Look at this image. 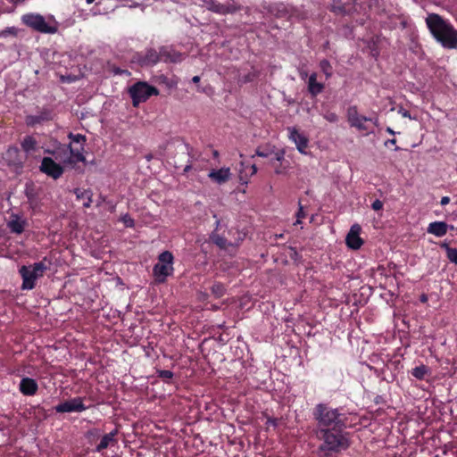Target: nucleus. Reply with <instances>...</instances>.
I'll use <instances>...</instances> for the list:
<instances>
[{
    "mask_svg": "<svg viewBox=\"0 0 457 457\" xmlns=\"http://www.w3.org/2000/svg\"><path fill=\"white\" fill-rule=\"evenodd\" d=\"M453 229H454V226L448 224V230H453Z\"/></svg>",
    "mask_w": 457,
    "mask_h": 457,
    "instance_id": "obj_54",
    "label": "nucleus"
},
{
    "mask_svg": "<svg viewBox=\"0 0 457 457\" xmlns=\"http://www.w3.org/2000/svg\"><path fill=\"white\" fill-rule=\"evenodd\" d=\"M189 169H190V166H189V165L186 166V168H185V171L189 170Z\"/></svg>",
    "mask_w": 457,
    "mask_h": 457,
    "instance_id": "obj_56",
    "label": "nucleus"
},
{
    "mask_svg": "<svg viewBox=\"0 0 457 457\" xmlns=\"http://www.w3.org/2000/svg\"><path fill=\"white\" fill-rule=\"evenodd\" d=\"M23 24L35 31L44 34H55L59 29V22L54 15L43 16L39 13H26L22 15Z\"/></svg>",
    "mask_w": 457,
    "mask_h": 457,
    "instance_id": "obj_4",
    "label": "nucleus"
},
{
    "mask_svg": "<svg viewBox=\"0 0 457 457\" xmlns=\"http://www.w3.org/2000/svg\"><path fill=\"white\" fill-rule=\"evenodd\" d=\"M320 70L322 71V72L325 74L327 79L331 77L332 67H331L330 62L328 60H326V59L321 60L320 62Z\"/></svg>",
    "mask_w": 457,
    "mask_h": 457,
    "instance_id": "obj_30",
    "label": "nucleus"
},
{
    "mask_svg": "<svg viewBox=\"0 0 457 457\" xmlns=\"http://www.w3.org/2000/svg\"><path fill=\"white\" fill-rule=\"evenodd\" d=\"M440 246L445 251L449 262L457 264V248L451 247L446 241L441 243Z\"/></svg>",
    "mask_w": 457,
    "mask_h": 457,
    "instance_id": "obj_28",
    "label": "nucleus"
},
{
    "mask_svg": "<svg viewBox=\"0 0 457 457\" xmlns=\"http://www.w3.org/2000/svg\"><path fill=\"white\" fill-rule=\"evenodd\" d=\"M255 155L260 156V157H268L269 154L266 152L261 151L260 149H257L255 151Z\"/></svg>",
    "mask_w": 457,
    "mask_h": 457,
    "instance_id": "obj_41",
    "label": "nucleus"
},
{
    "mask_svg": "<svg viewBox=\"0 0 457 457\" xmlns=\"http://www.w3.org/2000/svg\"><path fill=\"white\" fill-rule=\"evenodd\" d=\"M387 144L395 145V144H396V139H395V138L388 139V140L385 143V145H387Z\"/></svg>",
    "mask_w": 457,
    "mask_h": 457,
    "instance_id": "obj_46",
    "label": "nucleus"
},
{
    "mask_svg": "<svg viewBox=\"0 0 457 457\" xmlns=\"http://www.w3.org/2000/svg\"><path fill=\"white\" fill-rule=\"evenodd\" d=\"M120 220L127 228H134L135 226V220L131 218V216L129 213L122 215Z\"/></svg>",
    "mask_w": 457,
    "mask_h": 457,
    "instance_id": "obj_33",
    "label": "nucleus"
},
{
    "mask_svg": "<svg viewBox=\"0 0 457 457\" xmlns=\"http://www.w3.org/2000/svg\"><path fill=\"white\" fill-rule=\"evenodd\" d=\"M243 169L240 170V180L245 184L248 183V178L253 176L257 172V167L255 164L245 165V162H241Z\"/></svg>",
    "mask_w": 457,
    "mask_h": 457,
    "instance_id": "obj_27",
    "label": "nucleus"
},
{
    "mask_svg": "<svg viewBox=\"0 0 457 457\" xmlns=\"http://www.w3.org/2000/svg\"><path fill=\"white\" fill-rule=\"evenodd\" d=\"M265 424L267 427H272L276 428L278 425V420L276 418L268 417Z\"/></svg>",
    "mask_w": 457,
    "mask_h": 457,
    "instance_id": "obj_37",
    "label": "nucleus"
},
{
    "mask_svg": "<svg viewBox=\"0 0 457 457\" xmlns=\"http://www.w3.org/2000/svg\"><path fill=\"white\" fill-rule=\"evenodd\" d=\"M370 122H373L375 126H378V118L372 119V120H370Z\"/></svg>",
    "mask_w": 457,
    "mask_h": 457,
    "instance_id": "obj_51",
    "label": "nucleus"
},
{
    "mask_svg": "<svg viewBox=\"0 0 457 457\" xmlns=\"http://www.w3.org/2000/svg\"><path fill=\"white\" fill-rule=\"evenodd\" d=\"M420 302H422V303H426V302L428 301V296H427V295H425V294L421 295H420Z\"/></svg>",
    "mask_w": 457,
    "mask_h": 457,
    "instance_id": "obj_45",
    "label": "nucleus"
},
{
    "mask_svg": "<svg viewBox=\"0 0 457 457\" xmlns=\"http://www.w3.org/2000/svg\"><path fill=\"white\" fill-rule=\"evenodd\" d=\"M361 228L359 224H353L345 237L346 245L353 249L358 250L363 245V240L361 238L360 234Z\"/></svg>",
    "mask_w": 457,
    "mask_h": 457,
    "instance_id": "obj_16",
    "label": "nucleus"
},
{
    "mask_svg": "<svg viewBox=\"0 0 457 457\" xmlns=\"http://www.w3.org/2000/svg\"><path fill=\"white\" fill-rule=\"evenodd\" d=\"M19 390L23 395L32 396L37 394L38 385L34 378L25 377L20 382Z\"/></svg>",
    "mask_w": 457,
    "mask_h": 457,
    "instance_id": "obj_18",
    "label": "nucleus"
},
{
    "mask_svg": "<svg viewBox=\"0 0 457 457\" xmlns=\"http://www.w3.org/2000/svg\"><path fill=\"white\" fill-rule=\"evenodd\" d=\"M398 113L401 114L403 117L404 118H409V119H412V117L411 116V113L409 111H407L406 109H403V108H400L398 110Z\"/></svg>",
    "mask_w": 457,
    "mask_h": 457,
    "instance_id": "obj_39",
    "label": "nucleus"
},
{
    "mask_svg": "<svg viewBox=\"0 0 457 457\" xmlns=\"http://www.w3.org/2000/svg\"><path fill=\"white\" fill-rule=\"evenodd\" d=\"M27 222L21 215L12 213L10 217V220L7 222V227L11 232L15 234H21L24 231Z\"/></svg>",
    "mask_w": 457,
    "mask_h": 457,
    "instance_id": "obj_20",
    "label": "nucleus"
},
{
    "mask_svg": "<svg viewBox=\"0 0 457 457\" xmlns=\"http://www.w3.org/2000/svg\"><path fill=\"white\" fill-rule=\"evenodd\" d=\"M39 170L54 179H58L64 172L63 166L54 161L51 157H44L42 159Z\"/></svg>",
    "mask_w": 457,
    "mask_h": 457,
    "instance_id": "obj_12",
    "label": "nucleus"
},
{
    "mask_svg": "<svg viewBox=\"0 0 457 457\" xmlns=\"http://www.w3.org/2000/svg\"><path fill=\"white\" fill-rule=\"evenodd\" d=\"M118 434V430L114 429L111 431L108 434H105L100 440V443L96 445V452H102L103 450L106 449L111 444L114 443L115 436Z\"/></svg>",
    "mask_w": 457,
    "mask_h": 457,
    "instance_id": "obj_26",
    "label": "nucleus"
},
{
    "mask_svg": "<svg viewBox=\"0 0 457 457\" xmlns=\"http://www.w3.org/2000/svg\"><path fill=\"white\" fill-rule=\"evenodd\" d=\"M213 218L216 219V228H218L220 224V220L218 219L217 214H213Z\"/></svg>",
    "mask_w": 457,
    "mask_h": 457,
    "instance_id": "obj_47",
    "label": "nucleus"
},
{
    "mask_svg": "<svg viewBox=\"0 0 457 457\" xmlns=\"http://www.w3.org/2000/svg\"><path fill=\"white\" fill-rule=\"evenodd\" d=\"M285 158V152L284 151H279V152H277L276 154H275V160L278 162H281Z\"/></svg>",
    "mask_w": 457,
    "mask_h": 457,
    "instance_id": "obj_40",
    "label": "nucleus"
},
{
    "mask_svg": "<svg viewBox=\"0 0 457 457\" xmlns=\"http://www.w3.org/2000/svg\"><path fill=\"white\" fill-rule=\"evenodd\" d=\"M299 76L302 79H305L308 77L306 71H299Z\"/></svg>",
    "mask_w": 457,
    "mask_h": 457,
    "instance_id": "obj_43",
    "label": "nucleus"
},
{
    "mask_svg": "<svg viewBox=\"0 0 457 457\" xmlns=\"http://www.w3.org/2000/svg\"><path fill=\"white\" fill-rule=\"evenodd\" d=\"M426 23L431 34L445 48H457V30L452 24L436 13L428 14Z\"/></svg>",
    "mask_w": 457,
    "mask_h": 457,
    "instance_id": "obj_1",
    "label": "nucleus"
},
{
    "mask_svg": "<svg viewBox=\"0 0 457 457\" xmlns=\"http://www.w3.org/2000/svg\"><path fill=\"white\" fill-rule=\"evenodd\" d=\"M174 256L170 251L162 252L157 258V262L153 267V276L155 282L162 284L174 273Z\"/></svg>",
    "mask_w": 457,
    "mask_h": 457,
    "instance_id": "obj_6",
    "label": "nucleus"
},
{
    "mask_svg": "<svg viewBox=\"0 0 457 457\" xmlns=\"http://www.w3.org/2000/svg\"><path fill=\"white\" fill-rule=\"evenodd\" d=\"M129 93L132 99L133 106L137 107L141 103L146 102L150 96H158L159 90L147 82L139 81L129 87Z\"/></svg>",
    "mask_w": 457,
    "mask_h": 457,
    "instance_id": "obj_8",
    "label": "nucleus"
},
{
    "mask_svg": "<svg viewBox=\"0 0 457 457\" xmlns=\"http://www.w3.org/2000/svg\"><path fill=\"white\" fill-rule=\"evenodd\" d=\"M287 131L289 139L295 143L297 150L301 154H306V148L309 143L308 137L303 133H301L295 127L287 128Z\"/></svg>",
    "mask_w": 457,
    "mask_h": 457,
    "instance_id": "obj_15",
    "label": "nucleus"
},
{
    "mask_svg": "<svg viewBox=\"0 0 457 457\" xmlns=\"http://www.w3.org/2000/svg\"><path fill=\"white\" fill-rule=\"evenodd\" d=\"M345 428H317L316 436L323 443L320 445L322 452L339 453L350 446L349 434L344 432Z\"/></svg>",
    "mask_w": 457,
    "mask_h": 457,
    "instance_id": "obj_2",
    "label": "nucleus"
},
{
    "mask_svg": "<svg viewBox=\"0 0 457 457\" xmlns=\"http://www.w3.org/2000/svg\"><path fill=\"white\" fill-rule=\"evenodd\" d=\"M157 375L159 378H161L162 379H170L174 376L173 372L171 370H157Z\"/></svg>",
    "mask_w": 457,
    "mask_h": 457,
    "instance_id": "obj_34",
    "label": "nucleus"
},
{
    "mask_svg": "<svg viewBox=\"0 0 457 457\" xmlns=\"http://www.w3.org/2000/svg\"><path fill=\"white\" fill-rule=\"evenodd\" d=\"M176 85H177V82H176V81H175V82H173V81H170H170H168V82H167V86H169V87H175Z\"/></svg>",
    "mask_w": 457,
    "mask_h": 457,
    "instance_id": "obj_50",
    "label": "nucleus"
},
{
    "mask_svg": "<svg viewBox=\"0 0 457 457\" xmlns=\"http://www.w3.org/2000/svg\"><path fill=\"white\" fill-rule=\"evenodd\" d=\"M87 407L83 403V398L74 397L68 401L62 402L54 407L56 412H82L86 411Z\"/></svg>",
    "mask_w": 457,
    "mask_h": 457,
    "instance_id": "obj_13",
    "label": "nucleus"
},
{
    "mask_svg": "<svg viewBox=\"0 0 457 457\" xmlns=\"http://www.w3.org/2000/svg\"><path fill=\"white\" fill-rule=\"evenodd\" d=\"M3 160L7 166L18 170L23 168L25 158L17 146L11 145L3 154Z\"/></svg>",
    "mask_w": 457,
    "mask_h": 457,
    "instance_id": "obj_10",
    "label": "nucleus"
},
{
    "mask_svg": "<svg viewBox=\"0 0 457 457\" xmlns=\"http://www.w3.org/2000/svg\"><path fill=\"white\" fill-rule=\"evenodd\" d=\"M200 81V77L199 76H194L192 78V82L193 83H198Z\"/></svg>",
    "mask_w": 457,
    "mask_h": 457,
    "instance_id": "obj_48",
    "label": "nucleus"
},
{
    "mask_svg": "<svg viewBox=\"0 0 457 457\" xmlns=\"http://www.w3.org/2000/svg\"><path fill=\"white\" fill-rule=\"evenodd\" d=\"M161 61L160 51L154 48H148L145 53H137L134 55V62L140 66H154Z\"/></svg>",
    "mask_w": 457,
    "mask_h": 457,
    "instance_id": "obj_14",
    "label": "nucleus"
},
{
    "mask_svg": "<svg viewBox=\"0 0 457 457\" xmlns=\"http://www.w3.org/2000/svg\"><path fill=\"white\" fill-rule=\"evenodd\" d=\"M312 414L318 423V428H346L344 415L337 408H331L326 403H320L316 404Z\"/></svg>",
    "mask_w": 457,
    "mask_h": 457,
    "instance_id": "obj_3",
    "label": "nucleus"
},
{
    "mask_svg": "<svg viewBox=\"0 0 457 457\" xmlns=\"http://www.w3.org/2000/svg\"><path fill=\"white\" fill-rule=\"evenodd\" d=\"M53 119L52 111L49 109H43L36 114L26 116L25 122L29 127H35L43 124L46 121Z\"/></svg>",
    "mask_w": 457,
    "mask_h": 457,
    "instance_id": "obj_17",
    "label": "nucleus"
},
{
    "mask_svg": "<svg viewBox=\"0 0 457 457\" xmlns=\"http://www.w3.org/2000/svg\"><path fill=\"white\" fill-rule=\"evenodd\" d=\"M211 238L213 241V243L220 248H226L228 245L227 239L224 237H221L218 234L212 233Z\"/></svg>",
    "mask_w": 457,
    "mask_h": 457,
    "instance_id": "obj_31",
    "label": "nucleus"
},
{
    "mask_svg": "<svg viewBox=\"0 0 457 457\" xmlns=\"http://www.w3.org/2000/svg\"><path fill=\"white\" fill-rule=\"evenodd\" d=\"M125 72H127V71H126L120 70V69H119V70H117V71H115V73H116V74H123V73H125Z\"/></svg>",
    "mask_w": 457,
    "mask_h": 457,
    "instance_id": "obj_53",
    "label": "nucleus"
},
{
    "mask_svg": "<svg viewBox=\"0 0 457 457\" xmlns=\"http://www.w3.org/2000/svg\"><path fill=\"white\" fill-rule=\"evenodd\" d=\"M74 194L78 200L83 201V207L89 208L91 206L93 193L90 189L75 188Z\"/></svg>",
    "mask_w": 457,
    "mask_h": 457,
    "instance_id": "obj_25",
    "label": "nucleus"
},
{
    "mask_svg": "<svg viewBox=\"0 0 457 457\" xmlns=\"http://www.w3.org/2000/svg\"><path fill=\"white\" fill-rule=\"evenodd\" d=\"M386 130L390 135H395V132L390 127H387Z\"/></svg>",
    "mask_w": 457,
    "mask_h": 457,
    "instance_id": "obj_49",
    "label": "nucleus"
},
{
    "mask_svg": "<svg viewBox=\"0 0 457 457\" xmlns=\"http://www.w3.org/2000/svg\"><path fill=\"white\" fill-rule=\"evenodd\" d=\"M68 137L70 139L68 145L70 156L63 161V163L71 168H75L78 162H86L84 152L87 137L82 134H73L72 132L69 133Z\"/></svg>",
    "mask_w": 457,
    "mask_h": 457,
    "instance_id": "obj_5",
    "label": "nucleus"
},
{
    "mask_svg": "<svg viewBox=\"0 0 457 457\" xmlns=\"http://www.w3.org/2000/svg\"><path fill=\"white\" fill-rule=\"evenodd\" d=\"M275 173L276 174H283L285 173V169H282L280 166L275 168Z\"/></svg>",
    "mask_w": 457,
    "mask_h": 457,
    "instance_id": "obj_44",
    "label": "nucleus"
},
{
    "mask_svg": "<svg viewBox=\"0 0 457 457\" xmlns=\"http://www.w3.org/2000/svg\"><path fill=\"white\" fill-rule=\"evenodd\" d=\"M308 91L312 96H317L324 89V84L317 81V73L313 72L308 77Z\"/></svg>",
    "mask_w": 457,
    "mask_h": 457,
    "instance_id": "obj_23",
    "label": "nucleus"
},
{
    "mask_svg": "<svg viewBox=\"0 0 457 457\" xmlns=\"http://www.w3.org/2000/svg\"><path fill=\"white\" fill-rule=\"evenodd\" d=\"M296 217H297V220L295 224H300L301 220L305 217V213L303 212V207L302 206V204L300 203H299V208H298V212L296 213Z\"/></svg>",
    "mask_w": 457,
    "mask_h": 457,
    "instance_id": "obj_36",
    "label": "nucleus"
},
{
    "mask_svg": "<svg viewBox=\"0 0 457 457\" xmlns=\"http://www.w3.org/2000/svg\"><path fill=\"white\" fill-rule=\"evenodd\" d=\"M208 177L215 183L221 185L228 181L231 178V171L228 167H222L218 170H212Z\"/></svg>",
    "mask_w": 457,
    "mask_h": 457,
    "instance_id": "obj_19",
    "label": "nucleus"
},
{
    "mask_svg": "<svg viewBox=\"0 0 457 457\" xmlns=\"http://www.w3.org/2000/svg\"><path fill=\"white\" fill-rule=\"evenodd\" d=\"M47 267L43 262L21 266L19 270L22 278L21 289L32 290L36 287L37 280L44 276Z\"/></svg>",
    "mask_w": 457,
    "mask_h": 457,
    "instance_id": "obj_7",
    "label": "nucleus"
},
{
    "mask_svg": "<svg viewBox=\"0 0 457 457\" xmlns=\"http://www.w3.org/2000/svg\"><path fill=\"white\" fill-rule=\"evenodd\" d=\"M204 5L207 10L220 15L235 13L242 8V6L235 0H226L224 4H221L217 0H206L204 1Z\"/></svg>",
    "mask_w": 457,
    "mask_h": 457,
    "instance_id": "obj_9",
    "label": "nucleus"
},
{
    "mask_svg": "<svg viewBox=\"0 0 457 457\" xmlns=\"http://www.w3.org/2000/svg\"><path fill=\"white\" fill-rule=\"evenodd\" d=\"M161 80H162V82H163L165 84H167V82H168L167 77H164V76L161 77Z\"/></svg>",
    "mask_w": 457,
    "mask_h": 457,
    "instance_id": "obj_52",
    "label": "nucleus"
},
{
    "mask_svg": "<svg viewBox=\"0 0 457 457\" xmlns=\"http://www.w3.org/2000/svg\"><path fill=\"white\" fill-rule=\"evenodd\" d=\"M427 231L437 237H441L447 233L448 224L445 221H433L428 224Z\"/></svg>",
    "mask_w": 457,
    "mask_h": 457,
    "instance_id": "obj_22",
    "label": "nucleus"
},
{
    "mask_svg": "<svg viewBox=\"0 0 457 457\" xmlns=\"http://www.w3.org/2000/svg\"><path fill=\"white\" fill-rule=\"evenodd\" d=\"M324 119L331 123H336L338 120V116L332 112H328L323 115Z\"/></svg>",
    "mask_w": 457,
    "mask_h": 457,
    "instance_id": "obj_35",
    "label": "nucleus"
},
{
    "mask_svg": "<svg viewBox=\"0 0 457 457\" xmlns=\"http://www.w3.org/2000/svg\"><path fill=\"white\" fill-rule=\"evenodd\" d=\"M449 202H450V197L449 196H443L441 198L440 204H441V205H446V204H449Z\"/></svg>",
    "mask_w": 457,
    "mask_h": 457,
    "instance_id": "obj_42",
    "label": "nucleus"
},
{
    "mask_svg": "<svg viewBox=\"0 0 457 457\" xmlns=\"http://www.w3.org/2000/svg\"><path fill=\"white\" fill-rule=\"evenodd\" d=\"M371 207L374 211H380L383 208V203L379 199H376L372 203Z\"/></svg>",
    "mask_w": 457,
    "mask_h": 457,
    "instance_id": "obj_38",
    "label": "nucleus"
},
{
    "mask_svg": "<svg viewBox=\"0 0 457 457\" xmlns=\"http://www.w3.org/2000/svg\"><path fill=\"white\" fill-rule=\"evenodd\" d=\"M347 120L351 125V127L356 128L360 131H367L368 133H372V130H370V127L367 124L368 120H372V118H368L362 115H360L357 111L356 106H350L347 110Z\"/></svg>",
    "mask_w": 457,
    "mask_h": 457,
    "instance_id": "obj_11",
    "label": "nucleus"
},
{
    "mask_svg": "<svg viewBox=\"0 0 457 457\" xmlns=\"http://www.w3.org/2000/svg\"><path fill=\"white\" fill-rule=\"evenodd\" d=\"M161 61L165 62H179L182 61V54L170 46L160 48Z\"/></svg>",
    "mask_w": 457,
    "mask_h": 457,
    "instance_id": "obj_21",
    "label": "nucleus"
},
{
    "mask_svg": "<svg viewBox=\"0 0 457 457\" xmlns=\"http://www.w3.org/2000/svg\"><path fill=\"white\" fill-rule=\"evenodd\" d=\"M21 146L26 154H30L37 150L38 143L33 136H26L21 140Z\"/></svg>",
    "mask_w": 457,
    "mask_h": 457,
    "instance_id": "obj_24",
    "label": "nucleus"
},
{
    "mask_svg": "<svg viewBox=\"0 0 457 457\" xmlns=\"http://www.w3.org/2000/svg\"><path fill=\"white\" fill-rule=\"evenodd\" d=\"M211 290H212V293L216 297H221V296L224 295L226 288H225V287L221 283L218 282V283H215V284L212 285Z\"/></svg>",
    "mask_w": 457,
    "mask_h": 457,
    "instance_id": "obj_32",
    "label": "nucleus"
},
{
    "mask_svg": "<svg viewBox=\"0 0 457 457\" xmlns=\"http://www.w3.org/2000/svg\"><path fill=\"white\" fill-rule=\"evenodd\" d=\"M94 2H95V0H86V3L87 4H90L94 3Z\"/></svg>",
    "mask_w": 457,
    "mask_h": 457,
    "instance_id": "obj_55",
    "label": "nucleus"
},
{
    "mask_svg": "<svg viewBox=\"0 0 457 457\" xmlns=\"http://www.w3.org/2000/svg\"><path fill=\"white\" fill-rule=\"evenodd\" d=\"M428 374H429V369L424 364L417 366L411 370V375L419 380L424 379Z\"/></svg>",
    "mask_w": 457,
    "mask_h": 457,
    "instance_id": "obj_29",
    "label": "nucleus"
}]
</instances>
